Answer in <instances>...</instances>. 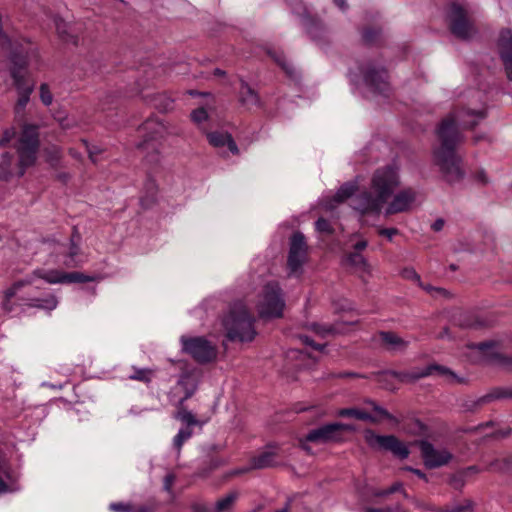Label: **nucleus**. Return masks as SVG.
I'll use <instances>...</instances> for the list:
<instances>
[{
	"label": "nucleus",
	"instance_id": "1",
	"mask_svg": "<svg viewBox=\"0 0 512 512\" xmlns=\"http://www.w3.org/2000/svg\"><path fill=\"white\" fill-rule=\"evenodd\" d=\"M487 116L482 102L481 107H467L455 111L444 118L437 130L439 146L433 151L434 163L439 167L443 178L449 184L460 182L464 178L461 159L456 154V146L462 141L458 125L465 129L474 128Z\"/></svg>",
	"mask_w": 512,
	"mask_h": 512
},
{
	"label": "nucleus",
	"instance_id": "2",
	"mask_svg": "<svg viewBox=\"0 0 512 512\" xmlns=\"http://www.w3.org/2000/svg\"><path fill=\"white\" fill-rule=\"evenodd\" d=\"M399 185V170L395 165L379 168L374 172L371 180L372 190L356 195L352 199L351 206L361 214H379Z\"/></svg>",
	"mask_w": 512,
	"mask_h": 512
},
{
	"label": "nucleus",
	"instance_id": "3",
	"mask_svg": "<svg viewBox=\"0 0 512 512\" xmlns=\"http://www.w3.org/2000/svg\"><path fill=\"white\" fill-rule=\"evenodd\" d=\"M255 318L242 302L234 303L223 320L226 336L230 341L250 342L256 336Z\"/></svg>",
	"mask_w": 512,
	"mask_h": 512
},
{
	"label": "nucleus",
	"instance_id": "4",
	"mask_svg": "<svg viewBox=\"0 0 512 512\" xmlns=\"http://www.w3.org/2000/svg\"><path fill=\"white\" fill-rule=\"evenodd\" d=\"M39 127L34 124H24L21 134L15 144L18 154V176L22 177L26 169L33 166L37 160V152L39 149Z\"/></svg>",
	"mask_w": 512,
	"mask_h": 512
},
{
	"label": "nucleus",
	"instance_id": "5",
	"mask_svg": "<svg viewBox=\"0 0 512 512\" xmlns=\"http://www.w3.org/2000/svg\"><path fill=\"white\" fill-rule=\"evenodd\" d=\"M285 300L277 282L267 283L259 296L257 304L261 318H279L283 315Z\"/></svg>",
	"mask_w": 512,
	"mask_h": 512
},
{
	"label": "nucleus",
	"instance_id": "6",
	"mask_svg": "<svg viewBox=\"0 0 512 512\" xmlns=\"http://www.w3.org/2000/svg\"><path fill=\"white\" fill-rule=\"evenodd\" d=\"M180 343L182 351L190 355L196 362L205 364L212 362L217 357V347L208 341L205 337L181 336Z\"/></svg>",
	"mask_w": 512,
	"mask_h": 512
},
{
	"label": "nucleus",
	"instance_id": "7",
	"mask_svg": "<svg viewBox=\"0 0 512 512\" xmlns=\"http://www.w3.org/2000/svg\"><path fill=\"white\" fill-rule=\"evenodd\" d=\"M364 439L371 448L390 451L400 459H406L409 455L408 448L393 435H378L367 429L364 432Z\"/></svg>",
	"mask_w": 512,
	"mask_h": 512
},
{
	"label": "nucleus",
	"instance_id": "8",
	"mask_svg": "<svg viewBox=\"0 0 512 512\" xmlns=\"http://www.w3.org/2000/svg\"><path fill=\"white\" fill-rule=\"evenodd\" d=\"M365 86L374 94L387 96L390 91L387 71L374 63H367L360 68Z\"/></svg>",
	"mask_w": 512,
	"mask_h": 512
},
{
	"label": "nucleus",
	"instance_id": "9",
	"mask_svg": "<svg viewBox=\"0 0 512 512\" xmlns=\"http://www.w3.org/2000/svg\"><path fill=\"white\" fill-rule=\"evenodd\" d=\"M307 243L301 232H295L290 238V248L288 254V269L291 274H297L301 271L303 264L307 260Z\"/></svg>",
	"mask_w": 512,
	"mask_h": 512
},
{
	"label": "nucleus",
	"instance_id": "10",
	"mask_svg": "<svg viewBox=\"0 0 512 512\" xmlns=\"http://www.w3.org/2000/svg\"><path fill=\"white\" fill-rule=\"evenodd\" d=\"M33 275L37 276L39 279L45 280L50 284L57 283H85V282H94L99 279L98 276L95 275H86L80 272H71L64 273L58 270H43L36 269L33 271Z\"/></svg>",
	"mask_w": 512,
	"mask_h": 512
},
{
	"label": "nucleus",
	"instance_id": "11",
	"mask_svg": "<svg viewBox=\"0 0 512 512\" xmlns=\"http://www.w3.org/2000/svg\"><path fill=\"white\" fill-rule=\"evenodd\" d=\"M354 426L344 423H330L311 430L306 435V440L313 443L324 444L340 441L341 431H353Z\"/></svg>",
	"mask_w": 512,
	"mask_h": 512
},
{
	"label": "nucleus",
	"instance_id": "12",
	"mask_svg": "<svg viewBox=\"0 0 512 512\" xmlns=\"http://www.w3.org/2000/svg\"><path fill=\"white\" fill-rule=\"evenodd\" d=\"M434 373H438L442 376H450L452 378H456V375L451 370L436 364L428 365L425 368H416L411 371L389 370L383 372L382 374L395 377L401 382H414L418 379L433 375Z\"/></svg>",
	"mask_w": 512,
	"mask_h": 512
},
{
	"label": "nucleus",
	"instance_id": "13",
	"mask_svg": "<svg viewBox=\"0 0 512 512\" xmlns=\"http://www.w3.org/2000/svg\"><path fill=\"white\" fill-rule=\"evenodd\" d=\"M198 388V379L192 372H184L180 375L176 385L170 392L171 401L176 406H183L185 401L193 396Z\"/></svg>",
	"mask_w": 512,
	"mask_h": 512
},
{
	"label": "nucleus",
	"instance_id": "14",
	"mask_svg": "<svg viewBox=\"0 0 512 512\" xmlns=\"http://www.w3.org/2000/svg\"><path fill=\"white\" fill-rule=\"evenodd\" d=\"M140 131L143 134L144 140L139 144V147L145 151L150 149L154 151V142L163 139L166 135L169 134L167 126L155 118L146 120L142 124Z\"/></svg>",
	"mask_w": 512,
	"mask_h": 512
},
{
	"label": "nucleus",
	"instance_id": "15",
	"mask_svg": "<svg viewBox=\"0 0 512 512\" xmlns=\"http://www.w3.org/2000/svg\"><path fill=\"white\" fill-rule=\"evenodd\" d=\"M450 29L453 35L461 39H468L474 34V28L466 17L463 8L452 4L448 12Z\"/></svg>",
	"mask_w": 512,
	"mask_h": 512
},
{
	"label": "nucleus",
	"instance_id": "16",
	"mask_svg": "<svg viewBox=\"0 0 512 512\" xmlns=\"http://www.w3.org/2000/svg\"><path fill=\"white\" fill-rule=\"evenodd\" d=\"M421 454L424 463L428 468H436L447 464L452 455L446 449H436L431 443L422 441L420 443Z\"/></svg>",
	"mask_w": 512,
	"mask_h": 512
},
{
	"label": "nucleus",
	"instance_id": "17",
	"mask_svg": "<svg viewBox=\"0 0 512 512\" xmlns=\"http://www.w3.org/2000/svg\"><path fill=\"white\" fill-rule=\"evenodd\" d=\"M417 192L413 188H405L400 190L393 196L392 201L385 210L386 215L402 213L409 211L416 201Z\"/></svg>",
	"mask_w": 512,
	"mask_h": 512
},
{
	"label": "nucleus",
	"instance_id": "18",
	"mask_svg": "<svg viewBox=\"0 0 512 512\" xmlns=\"http://www.w3.org/2000/svg\"><path fill=\"white\" fill-rule=\"evenodd\" d=\"M498 50L503 61L507 78L512 80V31L503 29L498 39Z\"/></svg>",
	"mask_w": 512,
	"mask_h": 512
},
{
	"label": "nucleus",
	"instance_id": "19",
	"mask_svg": "<svg viewBox=\"0 0 512 512\" xmlns=\"http://www.w3.org/2000/svg\"><path fill=\"white\" fill-rule=\"evenodd\" d=\"M80 240L81 236L78 233L77 229L74 228L68 246H63L61 249V253L64 255V259L62 261L64 266L68 268H73L80 265L81 261L78 259V256L81 252Z\"/></svg>",
	"mask_w": 512,
	"mask_h": 512
},
{
	"label": "nucleus",
	"instance_id": "20",
	"mask_svg": "<svg viewBox=\"0 0 512 512\" xmlns=\"http://www.w3.org/2000/svg\"><path fill=\"white\" fill-rule=\"evenodd\" d=\"M37 276H34L33 273L26 278L14 282L5 292L4 299L2 302V309L7 313H12L15 311V302L13 298H15L18 292L27 285H32L35 282Z\"/></svg>",
	"mask_w": 512,
	"mask_h": 512
},
{
	"label": "nucleus",
	"instance_id": "21",
	"mask_svg": "<svg viewBox=\"0 0 512 512\" xmlns=\"http://www.w3.org/2000/svg\"><path fill=\"white\" fill-rule=\"evenodd\" d=\"M278 452L275 447H269L267 450L254 457L251 461V466L241 470H236L233 474H240L249 471L250 469H263L271 467L276 462Z\"/></svg>",
	"mask_w": 512,
	"mask_h": 512
},
{
	"label": "nucleus",
	"instance_id": "22",
	"mask_svg": "<svg viewBox=\"0 0 512 512\" xmlns=\"http://www.w3.org/2000/svg\"><path fill=\"white\" fill-rule=\"evenodd\" d=\"M54 24L57 31L58 36L62 41L66 43H71L74 45L78 44L79 37V27L74 24L66 22L61 17L56 16L54 18Z\"/></svg>",
	"mask_w": 512,
	"mask_h": 512
},
{
	"label": "nucleus",
	"instance_id": "23",
	"mask_svg": "<svg viewBox=\"0 0 512 512\" xmlns=\"http://www.w3.org/2000/svg\"><path fill=\"white\" fill-rule=\"evenodd\" d=\"M381 342L388 351L403 352L408 347L409 342L393 332H380Z\"/></svg>",
	"mask_w": 512,
	"mask_h": 512
},
{
	"label": "nucleus",
	"instance_id": "24",
	"mask_svg": "<svg viewBox=\"0 0 512 512\" xmlns=\"http://www.w3.org/2000/svg\"><path fill=\"white\" fill-rule=\"evenodd\" d=\"M207 138H208L209 143L213 147L222 148L224 146H227L231 153H233V154L239 153V149H238L235 141L233 140L231 135L228 133L212 132V133L207 134Z\"/></svg>",
	"mask_w": 512,
	"mask_h": 512
},
{
	"label": "nucleus",
	"instance_id": "25",
	"mask_svg": "<svg viewBox=\"0 0 512 512\" xmlns=\"http://www.w3.org/2000/svg\"><path fill=\"white\" fill-rule=\"evenodd\" d=\"M356 191V185L354 183L348 182L342 185L336 194L333 196V199L326 201L324 203V207L327 210L334 209L339 203L345 201L346 199L353 196Z\"/></svg>",
	"mask_w": 512,
	"mask_h": 512
},
{
	"label": "nucleus",
	"instance_id": "26",
	"mask_svg": "<svg viewBox=\"0 0 512 512\" xmlns=\"http://www.w3.org/2000/svg\"><path fill=\"white\" fill-rule=\"evenodd\" d=\"M20 304L28 307H35L47 311L54 310L58 305V300L54 295H49L46 298H20Z\"/></svg>",
	"mask_w": 512,
	"mask_h": 512
},
{
	"label": "nucleus",
	"instance_id": "27",
	"mask_svg": "<svg viewBox=\"0 0 512 512\" xmlns=\"http://www.w3.org/2000/svg\"><path fill=\"white\" fill-rule=\"evenodd\" d=\"M294 12L302 17V19L304 21V25L307 28L308 34L313 39H315V40L318 39L320 37V33H322L324 31L322 23H320L318 21L310 20L308 10L306 7H303L302 11L298 10L297 8H294Z\"/></svg>",
	"mask_w": 512,
	"mask_h": 512
},
{
	"label": "nucleus",
	"instance_id": "28",
	"mask_svg": "<svg viewBox=\"0 0 512 512\" xmlns=\"http://www.w3.org/2000/svg\"><path fill=\"white\" fill-rule=\"evenodd\" d=\"M239 94L241 103L247 108L257 107L260 103V99L256 91L244 81H241Z\"/></svg>",
	"mask_w": 512,
	"mask_h": 512
},
{
	"label": "nucleus",
	"instance_id": "29",
	"mask_svg": "<svg viewBox=\"0 0 512 512\" xmlns=\"http://www.w3.org/2000/svg\"><path fill=\"white\" fill-rule=\"evenodd\" d=\"M347 262L361 275H369L371 273L370 264L367 262L366 258L358 252L350 253L347 256Z\"/></svg>",
	"mask_w": 512,
	"mask_h": 512
},
{
	"label": "nucleus",
	"instance_id": "30",
	"mask_svg": "<svg viewBox=\"0 0 512 512\" xmlns=\"http://www.w3.org/2000/svg\"><path fill=\"white\" fill-rule=\"evenodd\" d=\"M144 190H145L146 195L141 197L140 203H141L142 207L148 208L156 200V194H157L156 182L153 179L148 178L144 184Z\"/></svg>",
	"mask_w": 512,
	"mask_h": 512
},
{
	"label": "nucleus",
	"instance_id": "31",
	"mask_svg": "<svg viewBox=\"0 0 512 512\" xmlns=\"http://www.w3.org/2000/svg\"><path fill=\"white\" fill-rule=\"evenodd\" d=\"M155 370L150 368H139L132 366V373L128 376L130 380L139 381L145 384L151 383Z\"/></svg>",
	"mask_w": 512,
	"mask_h": 512
},
{
	"label": "nucleus",
	"instance_id": "32",
	"mask_svg": "<svg viewBox=\"0 0 512 512\" xmlns=\"http://www.w3.org/2000/svg\"><path fill=\"white\" fill-rule=\"evenodd\" d=\"M238 496V493L235 491L228 493L226 496L216 502L213 512L231 511L236 500L238 499Z\"/></svg>",
	"mask_w": 512,
	"mask_h": 512
},
{
	"label": "nucleus",
	"instance_id": "33",
	"mask_svg": "<svg viewBox=\"0 0 512 512\" xmlns=\"http://www.w3.org/2000/svg\"><path fill=\"white\" fill-rule=\"evenodd\" d=\"M499 399H512V388H507V387L495 388L492 391H490L488 394L483 396L479 401L481 403H487L489 401L499 400Z\"/></svg>",
	"mask_w": 512,
	"mask_h": 512
},
{
	"label": "nucleus",
	"instance_id": "34",
	"mask_svg": "<svg viewBox=\"0 0 512 512\" xmlns=\"http://www.w3.org/2000/svg\"><path fill=\"white\" fill-rule=\"evenodd\" d=\"M270 56L275 60L276 63H278L281 68L285 71V73L295 79L297 76L296 69L293 67L292 64H290L286 59L285 56L281 52L276 51H269Z\"/></svg>",
	"mask_w": 512,
	"mask_h": 512
},
{
	"label": "nucleus",
	"instance_id": "35",
	"mask_svg": "<svg viewBox=\"0 0 512 512\" xmlns=\"http://www.w3.org/2000/svg\"><path fill=\"white\" fill-rule=\"evenodd\" d=\"M338 416H340V417H352V418H356V419L364 420V421H372V422L375 421L373 416H371L369 413H367V412H365L363 410H360V409H356V408H344V409H341V410L338 411Z\"/></svg>",
	"mask_w": 512,
	"mask_h": 512
},
{
	"label": "nucleus",
	"instance_id": "36",
	"mask_svg": "<svg viewBox=\"0 0 512 512\" xmlns=\"http://www.w3.org/2000/svg\"><path fill=\"white\" fill-rule=\"evenodd\" d=\"M487 470L502 473L512 472V457L496 459L487 466Z\"/></svg>",
	"mask_w": 512,
	"mask_h": 512
},
{
	"label": "nucleus",
	"instance_id": "37",
	"mask_svg": "<svg viewBox=\"0 0 512 512\" xmlns=\"http://www.w3.org/2000/svg\"><path fill=\"white\" fill-rule=\"evenodd\" d=\"M308 328L312 330L316 335L326 337L337 333V329L331 324L311 323Z\"/></svg>",
	"mask_w": 512,
	"mask_h": 512
},
{
	"label": "nucleus",
	"instance_id": "38",
	"mask_svg": "<svg viewBox=\"0 0 512 512\" xmlns=\"http://www.w3.org/2000/svg\"><path fill=\"white\" fill-rule=\"evenodd\" d=\"M192 436V431L188 428H182L178 431V433L173 438V446L177 451V455L179 456L180 450L185 441H187Z\"/></svg>",
	"mask_w": 512,
	"mask_h": 512
},
{
	"label": "nucleus",
	"instance_id": "39",
	"mask_svg": "<svg viewBox=\"0 0 512 512\" xmlns=\"http://www.w3.org/2000/svg\"><path fill=\"white\" fill-rule=\"evenodd\" d=\"M178 411L175 415V418L180 420L181 422L187 424L188 426H193L197 424V420L195 416L188 411L184 405L183 406H177Z\"/></svg>",
	"mask_w": 512,
	"mask_h": 512
},
{
	"label": "nucleus",
	"instance_id": "40",
	"mask_svg": "<svg viewBox=\"0 0 512 512\" xmlns=\"http://www.w3.org/2000/svg\"><path fill=\"white\" fill-rule=\"evenodd\" d=\"M155 106L161 112H168L173 109V100L166 95H159L155 99Z\"/></svg>",
	"mask_w": 512,
	"mask_h": 512
},
{
	"label": "nucleus",
	"instance_id": "41",
	"mask_svg": "<svg viewBox=\"0 0 512 512\" xmlns=\"http://www.w3.org/2000/svg\"><path fill=\"white\" fill-rule=\"evenodd\" d=\"M16 136L14 127L6 128L0 138V147H6Z\"/></svg>",
	"mask_w": 512,
	"mask_h": 512
},
{
	"label": "nucleus",
	"instance_id": "42",
	"mask_svg": "<svg viewBox=\"0 0 512 512\" xmlns=\"http://www.w3.org/2000/svg\"><path fill=\"white\" fill-rule=\"evenodd\" d=\"M380 36V31L373 28H367L363 31L362 37L365 43L372 44L376 42V40Z\"/></svg>",
	"mask_w": 512,
	"mask_h": 512
},
{
	"label": "nucleus",
	"instance_id": "43",
	"mask_svg": "<svg viewBox=\"0 0 512 512\" xmlns=\"http://www.w3.org/2000/svg\"><path fill=\"white\" fill-rule=\"evenodd\" d=\"M40 99L46 106H49L53 101V96L47 84H41L40 86Z\"/></svg>",
	"mask_w": 512,
	"mask_h": 512
},
{
	"label": "nucleus",
	"instance_id": "44",
	"mask_svg": "<svg viewBox=\"0 0 512 512\" xmlns=\"http://www.w3.org/2000/svg\"><path fill=\"white\" fill-rule=\"evenodd\" d=\"M402 276L405 279L412 280L418 285H422L420 275L413 268H405L402 271Z\"/></svg>",
	"mask_w": 512,
	"mask_h": 512
},
{
	"label": "nucleus",
	"instance_id": "45",
	"mask_svg": "<svg viewBox=\"0 0 512 512\" xmlns=\"http://www.w3.org/2000/svg\"><path fill=\"white\" fill-rule=\"evenodd\" d=\"M315 227L316 230L321 233L330 234L333 231L330 223L324 218H319L315 223Z\"/></svg>",
	"mask_w": 512,
	"mask_h": 512
},
{
	"label": "nucleus",
	"instance_id": "46",
	"mask_svg": "<svg viewBox=\"0 0 512 512\" xmlns=\"http://www.w3.org/2000/svg\"><path fill=\"white\" fill-rule=\"evenodd\" d=\"M192 120L200 124L208 118V113L204 108H198L191 113Z\"/></svg>",
	"mask_w": 512,
	"mask_h": 512
},
{
	"label": "nucleus",
	"instance_id": "47",
	"mask_svg": "<svg viewBox=\"0 0 512 512\" xmlns=\"http://www.w3.org/2000/svg\"><path fill=\"white\" fill-rule=\"evenodd\" d=\"M84 144L87 148L88 155H89V158L91 159V161L93 163H97L98 155H100L103 152V150L98 146H89L87 142H84Z\"/></svg>",
	"mask_w": 512,
	"mask_h": 512
},
{
	"label": "nucleus",
	"instance_id": "48",
	"mask_svg": "<svg viewBox=\"0 0 512 512\" xmlns=\"http://www.w3.org/2000/svg\"><path fill=\"white\" fill-rule=\"evenodd\" d=\"M13 161V155L5 152L1 156L0 166L3 170L8 171Z\"/></svg>",
	"mask_w": 512,
	"mask_h": 512
},
{
	"label": "nucleus",
	"instance_id": "49",
	"mask_svg": "<svg viewBox=\"0 0 512 512\" xmlns=\"http://www.w3.org/2000/svg\"><path fill=\"white\" fill-rule=\"evenodd\" d=\"M402 489V484L399 482L394 483L392 486H390L388 489L381 490L376 493V496H387L392 493L398 492Z\"/></svg>",
	"mask_w": 512,
	"mask_h": 512
},
{
	"label": "nucleus",
	"instance_id": "50",
	"mask_svg": "<svg viewBox=\"0 0 512 512\" xmlns=\"http://www.w3.org/2000/svg\"><path fill=\"white\" fill-rule=\"evenodd\" d=\"M110 510L113 512H131L132 507L129 504L124 503H111L109 505Z\"/></svg>",
	"mask_w": 512,
	"mask_h": 512
},
{
	"label": "nucleus",
	"instance_id": "51",
	"mask_svg": "<svg viewBox=\"0 0 512 512\" xmlns=\"http://www.w3.org/2000/svg\"><path fill=\"white\" fill-rule=\"evenodd\" d=\"M299 339L303 344L311 346L315 350H322L324 348V345L316 344L309 336L300 335Z\"/></svg>",
	"mask_w": 512,
	"mask_h": 512
},
{
	"label": "nucleus",
	"instance_id": "52",
	"mask_svg": "<svg viewBox=\"0 0 512 512\" xmlns=\"http://www.w3.org/2000/svg\"><path fill=\"white\" fill-rule=\"evenodd\" d=\"M494 347H495V342H493V341H486V342H481V343L473 345V348H476L477 350H479L482 353H486L487 350L493 349Z\"/></svg>",
	"mask_w": 512,
	"mask_h": 512
},
{
	"label": "nucleus",
	"instance_id": "53",
	"mask_svg": "<svg viewBox=\"0 0 512 512\" xmlns=\"http://www.w3.org/2000/svg\"><path fill=\"white\" fill-rule=\"evenodd\" d=\"M373 410L385 419L394 420V417L386 409L375 403H373Z\"/></svg>",
	"mask_w": 512,
	"mask_h": 512
},
{
	"label": "nucleus",
	"instance_id": "54",
	"mask_svg": "<svg viewBox=\"0 0 512 512\" xmlns=\"http://www.w3.org/2000/svg\"><path fill=\"white\" fill-rule=\"evenodd\" d=\"M470 507L471 505L469 502H466L465 504H455L448 509V512H466Z\"/></svg>",
	"mask_w": 512,
	"mask_h": 512
},
{
	"label": "nucleus",
	"instance_id": "55",
	"mask_svg": "<svg viewBox=\"0 0 512 512\" xmlns=\"http://www.w3.org/2000/svg\"><path fill=\"white\" fill-rule=\"evenodd\" d=\"M419 286L430 294L436 293V294L443 295V296L446 295V291L442 288H435L431 285H424L423 283H422V285H419Z\"/></svg>",
	"mask_w": 512,
	"mask_h": 512
},
{
	"label": "nucleus",
	"instance_id": "56",
	"mask_svg": "<svg viewBox=\"0 0 512 512\" xmlns=\"http://www.w3.org/2000/svg\"><path fill=\"white\" fill-rule=\"evenodd\" d=\"M379 234L382 236H386L389 240L393 238L394 235L398 234V229L396 228H382L379 230Z\"/></svg>",
	"mask_w": 512,
	"mask_h": 512
},
{
	"label": "nucleus",
	"instance_id": "57",
	"mask_svg": "<svg viewBox=\"0 0 512 512\" xmlns=\"http://www.w3.org/2000/svg\"><path fill=\"white\" fill-rule=\"evenodd\" d=\"M174 481H175V476L173 474H167L164 478V489L166 491L170 492Z\"/></svg>",
	"mask_w": 512,
	"mask_h": 512
},
{
	"label": "nucleus",
	"instance_id": "58",
	"mask_svg": "<svg viewBox=\"0 0 512 512\" xmlns=\"http://www.w3.org/2000/svg\"><path fill=\"white\" fill-rule=\"evenodd\" d=\"M476 179L478 182H480L483 185L488 183L487 175H486L485 171H483V170L477 172Z\"/></svg>",
	"mask_w": 512,
	"mask_h": 512
},
{
	"label": "nucleus",
	"instance_id": "59",
	"mask_svg": "<svg viewBox=\"0 0 512 512\" xmlns=\"http://www.w3.org/2000/svg\"><path fill=\"white\" fill-rule=\"evenodd\" d=\"M367 245H368V242L366 240L358 241L354 245V249L356 250L355 252L360 253V251L364 250L367 247Z\"/></svg>",
	"mask_w": 512,
	"mask_h": 512
},
{
	"label": "nucleus",
	"instance_id": "60",
	"mask_svg": "<svg viewBox=\"0 0 512 512\" xmlns=\"http://www.w3.org/2000/svg\"><path fill=\"white\" fill-rule=\"evenodd\" d=\"M444 227V220L443 219H437L433 224H432V229L436 232L438 231H441Z\"/></svg>",
	"mask_w": 512,
	"mask_h": 512
},
{
	"label": "nucleus",
	"instance_id": "61",
	"mask_svg": "<svg viewBox=\"0 0 512 512\" xmlns=\"http://www.w3.org/2000/svg\"><path fill=\"white\" fill-rule=\"evenodd\" d=\"M333 2L342 11H346L348 9L346 0H333Z\"/></svg>",
	"mask_w": 512,
	"mask_h": 512
},
{
	"label": "nucleus",
	"instance_id": "62",
	"mask_svg": "<svg viewBox=\"0 0 512 512\" xmlns=\"http://www.w3.org/2000/svg\"><path fill=\"white\" fill-rule=\"evenodd\" d=\"M146 159H147V161H149V162H151V163H158V161H159V154H158V152L155 150V152H154V153H152V154H147Z\"/></svg>",
	"mask_w": 512,
	"mask_h": 512
},
{
	"label": "nucleus",
	"instance_id": "63",
	"mask_svg": "<svg viewBox=\"0 0 512 512\" xmlns=\"http://www.w3.org/2000/svg\"><path fill=\"white\" fill-rule=\"evenodd\" d=\"M406 469H407V470H409V471H411V472H413V473H414V474H416L418 477L423 478V479H426L425 474H424L421 470H419V469H414V468H411V467H407Z\"/></svg>",
	"mask_w": 512,
	"mask_h": 512
},
{
	"label": "nucleus",
	"instance_id": "64",
	"mask_svg": "<svg viewBox=\"0 0 512 512\" xmlns=\"http://www.w3.org/2000/svg\"><path fill=\"white\" fill-rule=\"evenodd\" d=\"M194 512H208V508L204 505L196 504L193 506Z\"/></svg>",
	"mask_w": 512,
	"mask_h": 512
}]
</instances>
